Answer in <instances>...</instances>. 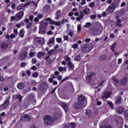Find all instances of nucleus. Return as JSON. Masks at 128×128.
<instances>
[{"instance_id": "54", "label": "nucleus", "mask_w": 128, "mask_h": 128, "mask_svg": "<svg viewBox=\"0 0 128 128\" xmlns=\"http://www.w3.org/2000/svg\"><path fill=\"white\" fill-rule=\"evenodd\" d=\"M89 6H90V8H94V6H96V4H94V2H92L89 4Z\"/></svg>"}, {"instance_id": "4", "label": "nucleus", "mask_w": 128, "mask_h": 128, "mask_svg": "<svg viewBox=\"0 0 128 128\" xmlns=\"http://www.w3.org/2000/svg\"><path fill=\"white\" fill-rule=\"evenodd\" d=\"M24 16V12L20 11L18 12L15 16H12L10 18L12 22L14 20H20V19Z\"/></svg>"}, {"instance_id": "27", "label": "nucleus", "mask_w": 128, "mask_h": 128, "mask_svg": "<svg viewBox=\"0 0 128 128\" xmlns=\"http://www.w3.org/2000/svg\"><path fill=\"white\" fill-rule=\"evenodd\" d=\"M68 64L70 70H74V64H72V61H68Z\"/></svg>"}, {"instance_id": "35", "label": "nucleus", "mask_w": 128, "mask_h": 128, "mask_svg": "<svg viewBox=\"0 0 128 128\" xmlns=\"http://www.w3.org/2000/svg\"><path fill=\"white\" fill-rule=\"evenodd\" d=\"M74 60H76L77 62H80V60H82V57L80 55H78L74 58Z\"/></svg>"}, {"instance_id": "59", "label": "nucleus", "mask_w": 128, "mask_h": 128, "mask_svg": "<svg viewBox=\"0 0 128 128\" xmlns=\"http://www.w3.org/2000/svg\"><path fill=\"white\" fill-rule=\"evenodd\" d=\"M54 52V50H50L48 53V54L49 56H52V54Z\"/></svg>"}, {"instance_id": "8", "label": "nucleus", "mask_w": 128, "mask_h": 128, "mask_svg": "<svg viewBox=\"0 0 128 128\" xmlns=\"http://www.w3.org/2000/svg\"><path fill=\"white\" fill-rule=\"evenodd\" d=\"M35 40L37 44H44V39L41 37H36L35 38Z\"/></svg>"}, {"instance_id": "38", "label": "nucleus", "mask_w": 128, "mask_h": 128, "mask_svg": "<svg viewBox=\"0 0 128 128\" xmlns=\"http://www.w3.org/2000/svg\"><path fill=\"white\" fill-rule=\"evenodd\" d=\"M26 8V6L24 5V4H20L17 8V10H22V8Z\"/></svg>"}, {"instance_id": "48", "label": "nucleus", "mask_w": 128, "mask_h": 128, "mask_svg": "<svg viewBox=\"0 0 128 128\" xmlns=\"http://www.w3.org/2000/svg\"><path fill=\"white\" fill-rule=\"evenodd\" d=\"M64 60H66V62H70V58L68 57V56H66L64 57Z\"/></svg>"}, {"instance_id": "17", "label": "nucleus", "mask_w": 128, "mask_h": 128, "mask_svg": "<svg viewBox=\"0 0 128 128\" xmlns=\"http://www.w3.org/2000/svg\"><path fill=\"white\" fill-rule=\"evenodd\" d=\"M128 78H124L121 79V80L120 81V84L121 86H126Z\"/></svg>"}, {"instance_id": "33", "label": "nucleus", "mask_w": 128, "mask_h": 128, "mask_svg": "<svg viewBox=\"0 0 128 128\" xmlns=\"http://www.w3.org/2000/svg\"><path fill=\"white\" fill-rule=\"evenodd\" d=\"M58 70L59 72H66V67H62V66H60L58 68Z\"/></svg>"}, {"instance_id": "5", "label": "nucleus", "mask_w": 128, "mask_h": 128, "mask_svg": "<svg viewBox=\"0 0 128 128\" xmlns=\"http://www.w3.org/2000/svg\"><path fill=\"white\" fill-rule=\"evenodd\" d=\"M20 120L22 122H30L31 117L28 114H24L20 117Z\"/></svg>"}, {"instance_id": "34", "label": "nucleus", "mask_w": 128, "mask_h": 128, "mask_svg": "<svg viewBox=\"0 0 128 128\" xmlns=\"http://www.w3.org/2000/svg\"><path fill=\"white\" fill-rule=\"evenodd\" d=\"M19 36L20 38H24V30H21L19 33Z\"/></svg>"}, {"instance_id": "28", "label": "nucleus", "mask_w": 128, "mask_h": 128, "mask_svg": "<svg viewBox=\"0 0 128 128\" xmlns=\"http://www.w3.org/2000/svg\"><path fill=\"white\" fill-rule=\"evenodd\" d=\"M52 23L57 26H60V21L55 22L54 20H52Z\"/></svg>"}, {"instance_id": "19", "label": "nucleus", "mask_w": 128, "mask_h": 128, "mask_svg": "<svg viewBox=\"0 0 128 128\" xmlns=\"http://www.w3.org/2000/svg\"><path fill=\"white\" fill-rule=\"evenodd\" d=\"M45 60H46V64H52V58H50V56L45 58Z\"/></svg>"}, {"instance_id": "3", "label": "nucleus", "mask_w": 128, "mask_h": 128, "mask_svg": "<svg viewBox=\"0 0 128 128\" xmlns=\"http://www.w3.org/2000/svg\"><path fill=\"white\" fill-rule=\"evenodd\" d=\"M44 122L45 124L47 126H52L54 122V119L52 116L48 115L44 118Z\"/></svg>"}, {"instance_id": "47", "label": "nucleus", "mask_w": 128, "mask_h": 128, "mask_svg": "<svg viewBox=\"0 0 128 128\" xmlns=\"http://www.w3.org/2000/svg\"><path fill=\"white\" fill-rule=\"evenodd\" d=\"M112 80L116 84H120V80H118V78H113Z\"/></svg>"}, {"instance_id": "40", "label": "nucleus", "mask_w": 128, "mask_h": 128, "mask_svg": "<svg viewBox=\"0 0 128 128\" xmlns=\"http://www.w3.org/2000/svg\"><path fill=\"white\" fill-rule=\"evenodd\" d=\"M44 10L45 12H50V6L48 5H46L44 8Z\"/></svg>"}, {"instance_id": "20", "label": "nucleus", "mask_w": 128, "mask_h": 128, "mask_svg": "<svg viewBox=\"0 0 128 128\" xmlns=\"http://www.w3.org/2000/svg\"><path fill=\"white\" fill-rule=\"evenodd\" d=\"M116 20H117V26H118L119 28L120 26H122V24H120V22H122V20L120 19V16H116Z\"/></svg>"}, {"instance_id": "64", "label": "nucleus", "mask_w": 128, "mask_h": 128, "mask_svg": "<svg viewBox=\"0 0 128 128\" xmlns=\"http://www.w3.org/2000/svg\"><path fill=\"white\" fill-rule=\"evenodd\" d=\"M16 38V35L14 34H12L10 36V38Z\"/></svg>"}, {"instance_id": "14", "label": "nucleus", "mask_w": 128, "mask_h": 128, "mask_svg": "<svg viewBox=\"0 0 128 128\" xmlns=\"http://www.w3.org/2000/svg\"><path fill=\"white\" fill-rule=\"evenodd\" d=\"M26 56H28V52H22L19 55L20 60H26Z\"/></svg>"}, {"instance_id": "50", "label": "nucleus", "mask_w": 128, "mask_h": 128, "mask_svg": "<svg viewBox=\"0 0 128 128\" xmlns=\"http://www.w3.org/2000/svg\"><path fill=\"white\" fill-rule=\"evenodd\" d=\"M110 4L112 6H115V8H116V0H114L112 2V4Z\"/></svg>"}, {"instance_id": "30", "label": "nucleus", "mask_w": 128, "mask_h": 128, "mask_svg": "<svg viewBox=\"0 0 128 128\" xmlns=\"http://www.w3.org/2000/svg\"><path fill=\"white\" fill-rule=\"evenodd\" d=\"M92 26V24L90 23V22H88L84 26V28H90Z\"/></svg>"}, {"instance_id": "58", "label": "nucleus", "mask_w": 128, "mask_h": 128, "mask_svg": "<svg viewBox=\"0 0 128 128\" xmlns=\"http://www.w3.org/2000/svg\"><path fill=\"white\" fill-rule=\"evenodd\" d=\"M79 16L80 18H84V12L82 11L80 12Z\"/></svg>"}, {"instance_id": "10", "label": "nucleus", "mask_w": 128, "mask_h": 128, "mask_svg": "<svg viewBox=\"0 0 128 128\" xmlns=\"http://www.w3.org/2000/svg\"><path fill=\"white\" fill-rule=\"evenodd\" d=\"M95 74L94 72H90L88 74V76H86V80L88 82H90L92 80V78L94 76Z\"/></svg>"}, {"instance_id": "6", "label": "nucleus", "mask_w": 128, "mask_h": 128, "mask_svg": "<svg viewBox=\"0 0 128 128\" xmlns=\"http://www.w3.org/2000/svg\"><path fill=\"white\" fill-rule=\"evenodd\" d=\"M73 108L75 110H80L84 108V104L80 103V102H76L73 105Z\"/></svg>"}, {"instance_id": "24", "label": "nucleus", "mask_w": 128, "mask_h": 128, "mask_svg": "<svg viewBox=\"0 0 128 128\" xmlns=\"http://www.w3.org/2000/svg\"><path fill=\"white\" fill-rule=\"evenodd\" d=\"M78 102H82L84 101V96L82 95H80V96H78Z\"/></svg>"}, {"instance_id": "2", "label": "nucleus", "mask_w": 128, "mask_h": 128, "mask_svg": "<svg viewBox=\"0 0 128 128\" xmlns=\"http://www.w3.org/2000/svg\"><path fill=\"white\" fill-rule=\"evenodd\" d=\"M0 48L2 52H6L10 48V42L8 40L2 42L0 44Z\"/></svg>"}, {"instance_id": "15", "label": "nucleus", "mask_w": 128, "mask_h": 128, "mask_svg": "<svg viewBox=\"0 0 128 128\" xmlns=\"http://www.w3.org/2000/svg\"><path fill=\"white\" fill-rule=\"evenodd\" d=\"M55 16H56L55 17V19L56 20H60V16H62V12L60 10H58L56 12Z\"/></svg>"}, {"instance_id": "52", "label": "nucleus", "mask_w": 128, "mask_h": 128, "mask_svg": "<svg viewBox=\"0 0 128 128\" xmlns=\"http://www.w3.org/2000/svg\"><path fill=\"white\" fill-rule=\"evenodd\" d=\"M32 76L33 78H38V73L37 72H34V73L32 74Z\"/></svg>"}, {"instance_id": "41", "label": "nucleus", "mask_w": 128, "mask_h": 128, "mask_svg": "<svg viewBox=\"0 0 128 128\" xmlns=\"http://www.w3.org/2000/svg\"><path fill=\"white\" fill-rule=\"evenodd\" d=\"M46 56V54L44 52H40L38 53V58H42V56Z\"/></svg>"}, {"instance_id": "36", "label": "nucleus", "mask_w": 128, "mask_h": 128, "mask_svg": "<svg viewBox=\"0 0 128 128\" xmlns=\"http://www.w3.org/2000/svg\"><path fill=\"white\" fill-rule=\"evenodd\" d=\"M15 98L17 100H19L20 102H22V96L20 94L15 96Z\"/></svg>"}, {"instance_id": "53", "label": "nucleus", "mask_w": 128, "mask_h": 128, "mask_svg": "<svg viewBox=\"0 0 128 128\" xmlns=\"http://www.w3.org/2000/svg\"><path fill=\"white\" fill-rule=\"evenodd\" d=\"M34 16L32 15H30L29 16V20H30V22H33L34 21Z\"/></svg>"}, {"instance_id": "45", "label": "nucleus", "mask_w": 128, "mask_h": 128, "mask_svg": "<svg viewBox=\"0 0 128 128\" xmlns=\"http://www.w3.org/2000/svg\"><path fill=\"white\" fill-rule=\"evenodd\" d=\"M108 104H109V106H110V108H112V110H114V104H112V102L110 101H108Z\"/></svg>"}, {"instance_id": "18", "label": "nucleus", "mask_w": 128, "mask_h": 128, "mask_svg": "<svg viewBox=\"0 0 128 128\" xmlns=\"http://www.w3.org/2000/svg\"><path fill=\"white\" fill-rule=\"evenodd\" d=\"M61 106L62 108H63L64 110L66 112H68V104L65 102H62L61 103Z\"/></svg>"}, {"instance_id": "63", "label": "nucleus", "mask_w": 128, "mask_h": 128, "mask_svg": "<svg viewBox=\"0 0 128 128\" xmlns=\"http://www.w3.org/2000/svg\"><path fill=\"white\" fill-rule=\"evenodd\" d=\"M37 62L36 58H33L32 59V64H36V63Z\"/></svg>"}, {"instance_id": "43", "label": "nucleus", "mask_w": 128, "mask_h": 128, "mask_svg": "<svg viewBox=\"0 0 128 128\" xmlns=\"http://www.w3.org/2000/svg\"><path fill=\"white\" fill-rule=\"evenodd\" d=\"M86 114L87 116H90V114H92V110H90V109H88L86 110Z\"/></svg>"}, {"instance_id": "61", "label": "nucleus", "mask_w": 128, "mask_h": 128, "mask_svg": "<svg viewBox=\"0 0 128 128\" xmlns=\"http://www.w3.org/2000/svg\"><path fill=\"white\" fill-rule=\"evenodd\" d=\"M91 20H94L96 18V15L94 14L90 16Z\"/></svg>"}, {"instance_id": "29", "label": "nucleus", "mask_w": 128, "mask_h": 128, "mask_svg": "<svg viewBox=\"0 0 128 128\" xmlns=\"http://www.w3.org/2000/svg\"><path fill=\"white\" fill-rule=\"evenodd\" d=\"M122 97L119 96L117 98V100L116 102V104H117V105L120 104H122Z\"/></svg>"}, {"instance_id": "1", "label": "nucleus", "mask_w": 128, "mask_h": 128, "mask_svg": "<svg viewBox=\"0 0 128 128\" xmlns=\"http://www.w3.org/2000/svg\"><path fill=\"white\" fill-rule=\"evenodd\" d=\"M102 30H104V27L102 24H99L96 27H93V28L91 30V32L94 36H98L102 32Z\"/></svg>"}, {"instance_id": "60", "label": "nucleus", "mask_w": 128, "mask_h": 128, "mask_svg": "<svg viewBox=\"0 0 128 128\" xmlns=\"http://www.w3.org/2000/svg\"><path fill=\"white\" fill-rule=\"evenodd\" d=\"M36 52H30L29 54V56L30 58H32V56H34L35 55Z\"/></svg>"}, {"instance_id": "55", "label": "nucleus", "mask_w": 128, "mask_h": 128, "mask_svg": "<svg viewBox=\"0 0 128 128\" xmlns=\"http://www.w3.org/2000/svg\"><path fill=\"white\" fill-rule=\"evenodd\" d=\"M78 44H75L72 46V48H74V50H76V48H78Z\"/></svg>"}, {"instance_id": "22", "label": "nucleus", "mask_w": 128, "mask_h": 128, "mask_svg": "<svg viewBox=\"0 0 128 128\" xmlns=\"http://www.w3.org/2000/svg\"><path fill=\"white\" fill-rule=\"evenodd\" d=\"M108 58V56H106V55H101L99 58L98 60H106Z\"/></svg>"}, {"instance_id": "23", "label": "nucleus", "mask_w": 128, "mask_h": 128, "mask_svg": "<svg viewBox=\"0 0 128 128\" xmlns=\"http://www.w3.org/2000/svg\"><path fill=\"white\" fill-rule=\"evenodd\" d=\"M116 124H120V122H124V119L120 116H118L117 118L116 119Z\"/></svg>"}, {"instance_id": "62", "label": "nucleus", "mask_w": 128, "mask_h": 128, "mask_svg": "<svg viewBox=\"0 0 128 128\" xmlns=\"http://www.w3.org/2000/svg\"><path fill=\"white\" fill-rule=\"evenodd\" d=\"M31 84L32 86H34L36 84V82L34 80L32 81L31 82Z\"/></svg>"}, {"instance_id": "37", "label": "nucleus", "mask_w": 128, "mask_h": 128, "mask_svg": "<svg viewBox=\"0 0 128 128\" xmlns=\"http://www.w3.org/2000/svg\"><path fill=\"white\" fill-rule=\"evenodd\" d=\"M68 36H70L71 38H72L74 36V31L72 30H70L69 32H68Z\"/></svg>"}, {"instance_id": "44", "label": "nucleus", "mask_w": 128, "mask_h": 128, "mask_svg": "<svg viewBox=\"0 0 128 128\" xmlns=\"http://www.w3.org/2000/svg\"><path fill=\"white\" fill-rule=\"evenodd\" d=\"M83 12L85 14H88V12H90V8H85V9H84Z\"/></svg>"}, {"instance_id": "56", "label": "nucleus", "mask_w": 128, "mask_h": 128, "mask_svg": "<svg viewBox=\"0 0 128 128\" xmlns=\"http://www.w3.org/2000/svg\"><path fill=\"white\" fill-rule=\"evenodd\" d=\"M26 64L24 62H22L20 64V66L22 68H26Z\"/></svg>"}, {"instance_id": "49", "label": "nucleus", "mask_w": 128, "mask_h": 128, "mask_svg": "<svg viewBox=\"0 0 128 128\" xmlns=\"http://www.w3.org/2000/svg\"><path fill=\"white\" fill-rule=\"evenodd\" d=\"M56 41L57 42H58V44H60L62 42V38H56Z\"/></svg>"}, {"instance_id": "7", "label": "nucleus", "mask_w": 128, "mask_h": 128, "mask_svg": "<svg viewBox=\"0 0 128 128\" xmlns=\"http://www.w3.org/2000/svg\"><path fill=\"white\" fill-rule=\"evenodd\" d=\"M46 88H48V84L46 82H42L39 86V90L42 92V90L46 92Z\"/></svg>"}, {"instance_id": "11", "label": "nucleus", "mask_w": 128, "mask_h": 128, "mask_svg": "<svg viewBox=\"0 0 128 128\" xmlns=\"http://www.w3.org/2000/svg\"><path fill=\"white\" fill-rule=\"evenodd\" d=\"M111 94L110 92L105 91L102 94V98H110Z\"/></svg>"}, {"instance_id": "32", "label": "nucleus", "mask_w": 128, "mask_h": 128, "mask_svg": "<svg viewBox=\"0 0 128 128\" xmlns=\"http://www.w3.org/2000/svg\"><path fill=\"white\" fill-rule=\"evenodd\" d=\"M38 32H39V34H45L46 29L40 27V30L38 31Z\"/></svg>"}, {"instance_id": "31", "label": "nucleus", "mask_w": 128, "mask_h": 128, "mask_svg": "<svg viewBox=\"0 0 128 128\" xmlns=\"http://www.w3.org/2000/svg\"><path fill=\"white\" fill-rule=\"evenodd\" d=\"M117 112L118 114H122L124 112V108L122 107L119 108L117 110Z\"/></svg>"}, {"instance_id": "51", "label": "nucleus", "mask_w": 128, "mask_h": 128, "mask_svg": "<svg viewBox=\"0 0 128 128\" xmlns=\"http://www.w3.org/2000/svg\"><path fill=\"white\" fill-rule=\"evenodd\" d=\"M70 126L72 128H76V124L74 122H71L70 124Z\"/></svg>"}, {"instance_id": "12", "label": "nucleus", "mask_w": 128, "mask_h": 128, "mask_svg": "<svg viewBox=\"0 0 128 128\" xmlns=\"http://www.w3.org/2000/svg\"><path fill=\"white\" fill-rule=\"evenodd\" d=\"M24 22H26V27L28 30L29 28H32V22H30V20L28 18H26L24 20Z\"/></svg>"}, {"instance_id": "26", "label": "nucleus", "mask_w": 128, "mask_h": 128, "mask_svg": "<svg viewBox=\"0 0 128 128\" xmlns=\"http://www.w3.org/2000/svg\"><path fill=\"white\" fill-rule=\"evenodd\" d=\"M17 88H19V90H22L24 88V83H19L17 85Z\"/></svg>"}, {"instance_id": "25", "label": "nucleus", "mask_w": 128, "mask_h": 128, "mask_svg": "<svg viewBox=\"0 0 128 128\" xmlns=\"http://www.w3.org/2000/svg\"><path fill=\"white\" fill-rule=\"evenodd\" d=\"M54 42V37H52V38L49 40L48 42V46H50V44H52Z\"/></svg>"}, {"instance_id": "46", "label": "nucleus", "mask_w": 128, "mask_h": 128, "mask_svg": "<svg viewBox=\"0 0 128 128\" xmlns=\"http://www.w3.org/2000/svg\"><path fill=\"white\" fill-rule=\"evenodd\" d=\"M87 48H88L89 50H92V44H87Z\"/></svg>"}, {"instance_id": "13", "label": "nucleus", "mask_w": 128, "mask_h": 128, "mask_svg": "<svg viewBox=\"0 0 128 128\" xmlns=\"http://www.w3.org/2000/svg\"><path fill=\"white\" fill-rule=\"evenodd\" d=\"M116 7H115L114 6H113L112 4H110L109 6L106 8V12H108L112 13L114 12V10H116Z\"/></svg>"}, {"instance_id": "57", "label": "nucleus", "mask_w": 128, "mask_h": 128, "mask_svg": "<svg viewBox=\"0 0 128 128\" xmlns=\"http://www.w3.org/2000/svg\"><path fill=\"white\" fill-rule=\"evenodd\" d=\"M64 38V40H68V35H64L63 36Z\"/></svg>"}, {"instance_id": "42", "label": "nucleus", "mask_w": 128, "mask_h": 128, "mask_svg": "<svg viewBox=\"0 0 128 128\" xmlns=\"http://www.w3.org/2000/svg\"><path fill=\"white\" fill-rule=\"evenodd\" d=\"M100 128H112V125L106 124V125L102 126H100Z\"/></svg>"}, {"instance_id": "21", "label": "nucleus", "mask_w": 128, "mask_h": 128, "mask_svg": "<svg viewBox=\"0 0 128 128\" xmlns=\"http://www.w3.org/2000/svg\"><path fill=\"white\" fill-rule=\"evenodd\" d=\"M48 22H44L41 24V25L40 26V28L46 30V26H48Z\"/></svg>"}, {"instance_id": "9", "label": "nucleus", "mask_w": 128, "mask_h": 128, "mask_svg": "<svg viewBox=\"0 0 128 128\" xmlns=\"http://www.w3.org/2000/svg\"><path fill=\"white\" fill-rule=\"evenodd\" d=\"M10 104V100L6 99L4 103L1 106L0 108L2 110H6L8 105Z\"/></svg>"}, {"instance_id": "39", "label": "nucleus", "mask_w": 128, "mask_h": 128, "mask_svg": "<svg viewBox=\"0 0 128 128\" xmlns=\"http://www.w3.org/2000/svg\"><path fill=\"white\" fill-rule=\"evenodd\" d=\"M116 43H114L112 46H110V50L112 52H114V48H116Z\"/></svg>"}, {"instance_id": "16", "label": "nucleus", "mask_w": 128, "mask_h": 128, "mask_svg": "<svg viewBox=\"0 0 128 128\" xmlns=\"http://www.w3.org/2000/svg\"><path fill=\"white\" fill-rule=\"evenodd\" d=\"M42 18H44V15L42 14H39L34 18V22H38L40 20H42Z\"/></svg>"}]
</instances>
